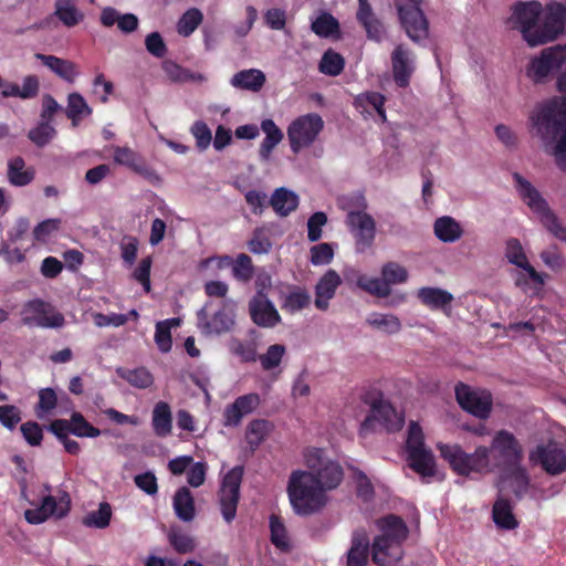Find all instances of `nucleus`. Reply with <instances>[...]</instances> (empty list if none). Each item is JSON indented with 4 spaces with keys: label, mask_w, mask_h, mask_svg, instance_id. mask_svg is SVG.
<instances>
[{
    "label": "nucleus",
    "mask_w": 566,
    "mask_h": 566,
    "mask_svg": "<svg viewBox=\"0 0 566 566\" xmlns=\"http://www.w3.org/2000/svg\"><path fill=\"white\" fill-rule=\"evenodd\" d=\"M379 534L371 543V560L377 566H396L402 558V543L407 539L409 530L402 518L387 515L377 521Z\"/></svg>",
    "instance_id": "obj_3"
},
{
    "label": "nucleus",
    "mask_w": 566,
    "mask_h": 566,
    "mask_svg": "<svg viewBox=\"0 0 566 566\" xmlns=\"http://www.w3.org/2000/svg\"><path fill=\"white\" fill-rule=\"evenodd\" d=\"M418 297L426 306L432 310L443 308L453 300L451 293L438 287H421L418 291Z\"/></svg>",
    "instance_id": "obj_37"
},
{
    "label": "nucleus",
    "mask_w": 566,
    "mask_h": 566,
    "mask_svg": "<svg viewBox=\"0 0 566 566\" xmlns=\"http://www.w3.org/2000/svg\"><path fill=\"white\" fill-rule=\"evenodd\" d=\"M385 97L384 95L376 92H366L358 95L355 98V104L357 107H371L374 108L382 122L386 120V112L384 108Z\"/></svg>",
    "instance_id": "obj_48"
},
{
    "label": "nucleus",
    "mask_w": 566,
    "mask_h": 566,
    "mask_svg": "<svg viewBox=\"0 0 566 566\" xmlns=\"http://www.w3.org/2000/svg\"><path fill=\"white\" fill-rule=\"evenodd\" d=\"M530 461L551 475L566 471V447L557 441L538 444L530 452Z\"/></svg>",
    "instance_id": "obj_14"
},
{
    "label": "nucleus",
    "mask_w": 566,
    "mask_h": 566,
    "mask_svg": "<svg viewBox=\"0 0 566 566\" xmlns=\"http://www.w3.org/2000/svg\"><path fill=\"white\" fill-rule=\"evenodd\" d=\"M112 150L113 158L116 164L126 166L154 185L161 182V177L157 174V171L149 167L143 157L132 148L126 146H113Z\"/></svg>",
    "instance_id": "obj_21"
},
{
    "label": "nucleus",
    "mask_w": 566,
    "mask_h": 566,
    "mask_svg": "<svg viewBox=\"0 0 566 566\" xmlns=\"http://www.w3.org/2000/svg\"><path fill=\"white\" fill-rule=\"evenodd\" d=\"M397 11L400 23L411 41L421 43L428 39L429 24L419 7L398 2Z\"/></svg>",
    "instance_id": "obj_19"
},
{
    "label": "nucleus",
    "mask_w": 566,
    "mask_h": 566,
    "mask_svg": "<svg viewBox=\"0 0 566 566\" xmlns=\"http://www.w3.org/2000/svg\"><path fill=\"white\" fill-rule=\"evenodd\" d=\"M112 515L113 510L111 504L102 502L96 511H92L83 517L82 523L86 527L104 530L109 526Z\"/></svg>",
    "instance_id": "obj_38"
},
{
    "label": "nucleus",
    "mask_w": 566,
    "mask_h": 566,
    "mask_svg": "<svg viewBox=\"0 0 566 566\" xmlns=\"http://www.w3.org/2000/svg\"><path fill=\"white\" fill-rule=\"evenodd\" d=\"M272 424L268 420L255 419L247 427L245 439L252 449L258 448L269 434Z\"/></svg>",
    "instance_id": "obj_43"
},
{
    "label": "nucleus",
    "mask_w": 566,
    "mask_h": 566,
    "mask_svg": "<svg viewBox=\"0 0 566 566\" xmlns=\"http://www.w3.org/2000/svg\"><path fill=\"white\" fill-rule=\"evenodd\" d=\"M438 449L459 475L486 474L493 470L490 450L484 446L478 447L472 453L465 452L459 444L439 443Z\"/></svg>",
    "instance_id": "obj_5"
},
{
    "label": "nucleus",
    "mask_w": 566,
    "mask_h": 566,
    "mask_svg": "<svg viewBox=\"0 0 566 566\" xmlns=\"http://www.w3.org/2000/svg\"><path fill=\"white\" fill-rule=\"evenodd\" d=\"M191 134L196 139L197 147L206 150L212 140V134L208 125L203 122H196L191 127Z\"/></svg>",
    "instance_id": "obj_61"
},
{
    "label": "nucleus",
    "mask_w": 566,
    "mask_h": 566,
    "mask_svg": "<svg viewBox=\"0 0 566 566\" xmlns=\"http://www.w3.org/2000/svg\"><path fill=\"white\" fill-rule=\"evenodd\" d=\"M337 20L329 13H323L312 22V30L322 38L333 35L338 31Z\"/></svg>",
    "instance_id": "obj_53"
},
{
    "label": "nucleus",
    "mask_w": 566,
    "mask_h": 566,
    "mask_svg": "<svg viewBox=\"0 0 566 566\" xmlns=\"http://www.w3.org/2000/svg\"><path fill=\"white\" fill-rule=\"evenodd\" d=\"M304 463L306 467L305 473H311L316 483L327 491L336 489L343 480L342 467L322 449H306L304 451Z\"/></svg>",
    "instance_id": "obj_8"
},
{
    "label": "nucleus",
    "mask_w": 566,
    "mask_h": 566,
    "mask_svg": "<svg viewBox=\"0 0 566 566\" xmlns=\"http://www.w3.org/2000/svg\"><path fill=\"white\" fill-rule=\"evenodd\" d=\"M566 66V44H557L543 49L534 56L526 69V75L541 83Z\"/></svg>",
    "instance_id": "obj_11"
},
{
    "label": "nucleus",
    "mask_w": 566,
    "mask_h": 566,
    "mask_svg": "<svg viewBox=\"0 0 566 566\" xmlns=\"http://www.w3.org/2000/svg\"><path fill=\"white\" fill-rule=\"evenodd\" d=\"M381 275L390 289L391 285L407 282L409 276L407 269L397 262H388L384 264L381 268Z\"/></svg>",
    "instance_id": "obj_47"
},
{
    "label": "nucleus",
    "mask_w": 566,
    "mask_h": 566,
    "mask_svg": "<svg viewBox=\"0 0 566 566\" xmlns=\"http://www.w3.org/2000/svg\"><path fill=\"white\" fill-rule=\"evenodd\" d=\"M504 255L507 262L515 266L512 276L518 289L527 292L530 290L538 291L543 287L545 276L531 264L518 239L510 238L506 240Z\"/></svg>",
    "instance_id": "obj_6"
},
{
    "label": "nucleus",
    "mask_w": 566,
    "mask_h": 566,
    "mask_svg": "<svg viewBox=\"0 0 566 566\" xmlns=\"http://www.w3.org/2000/svg\"><path fill=\"white\" fill-rule=\"evenodd\" d=\"M56 132L52 124L46 122H39V124L30 129L28 137L38 147H44L55 136Z\"/></svg>",
    "instance_id": "obj_49"
},
{
    "label": "nucleus",
    "mask_w": 566,
    "mask_h": 566,
    "mask_svg": "<svg viewBox=\"0 0 566 566\" xmlns=\"http://www.w3.org/2000/svg\"><path fill=\"white\" fill-rule=\"evenodd\" d=\"M357 285L367 293L377 297H387L391 293V289L388 287L382 276L371 277L367 275H360L357 279Z\"/></svg>",
    "instance_id": "obj_45"
},
{
    "label": "nucleus",
    "mask_w": 566,
    "mask_h": 566,
    "mask_svg": "<svg viewBox=\"0 0 566 566\" xmlns=\"http://www.w3.org/2000/svg\"><path fill=\"white\" fill-rule=\"evenodd\" d=\"M44 489L48 493L51 492L49 485H44ZM31 504L34 507L24 511V518L28 523L38 525L45 522L50 516H55L56 518L65 516L71 507V500L67 493H64L59 501L53 495L45 494L42 496L40 504H34L33 502Z\"/></svg>",
    "instance_id": "obj_15"
},
{
    "label": "nucleus",
    "mask_w": 566,
    "mask_h": 566,
    "mask_svg": "<svg viewBox=\"0 0 566 566\" xmlns=\"http://www.w3.org/2000/svg\"><path fill=\"white\" fill-rule=\"evenodd\" d=\"M407 452L410 468L422 478L436 474V461L430 449L424 446L421 427L410 422L407 437Z\"/></svg>",
    "instance_id": "obj_10"
},
{
    "label": "nucleus",
    "mask_w": 566,
    "mask_h": 566,
    "mask_svg": "<svg viewBox=\"0 0 566 566\" xmlns=\"http://www.w3.org/2000/svg\"><path fill=\"white\" fill-rule=\"evenodd\" d=\"M22 323L27 326H39L46 328L61 327L64 324V316L55 308L41 300H34L27 304Z\"/></svg>",
    "instance_id": "obj_20"
},
{
    "label": "nucleus",
    "mask_w": 566,
    "mask_h": 566,
    "mask_svg": "<svg viewBox=\"0 0 566 566\" xmlns=\"http://www.w3.org/2000/svg\"><path fill=\"white\" fill-rule=\"evenodd\" d=\"M501 491L511 490L517 499L527 494L530 489V475L525 468L515 464L501 481Z\"/></svg>",
    "instance_id": "obj_28"
},
{
    "label": "nucleus",
    "mask_w": 566,
    "mask_h": 566,
    "mask_svg": "<svg viewBox=\"0 0 566 566\" xmlns=\"http://www.w3.org/2000/svg\"><path fill=\"white\" fill-rule=\"evenodd\" d=\"M265 83V74L258 69L243 70L235 73L230 84L238 90L259 92Z\"/></svg>",
    "instance_id": "obj_31"
},
{
    "label": "nucleus",
    "mask_w": 566,
    "mask_h": 566,
    "mask_svg": "<svg viewBox=\"0 0 566 566\" xmlns=\"http://www.w3.org/2000/svg\"><path fill=\"white\" fill-rule=\"evenodd\" d=\"M233 312L228 302L218 311L211 319L208 317L206 307L198 312V327L207 335L221 334L228 332L233 325Z\"/></svg>",
    "instance_id": "obj_24"
},
{
    "label": "nucleus",
    "mask_w": 566,
    "mask_h": 566,
    "mask_svg": "<svg viewBox=\"0 0 566 566\" xmlns=\"http://www.w3.org/2000/svg\"><path fill=\"white\" fill-rule=\"evenodd\" d=\"M530 125L543 150L566 172V97H553L541 104L531 113Z\"/></svg>",
    "instance_id": "obj_1"
},
{
    "label": "nucleus",
    "mask_w": 566,
    "mask_h": 566,
    "mask_svg": "<svg viewBox=\"0 0 566 566\" xmlns=\"http://www.w3.org/2000/svg\"><path fill=\"white\" fill-rule=\"evenodd\" d=\"M261 129L265 137L260 145L259 156L262 161H268L271 158L273 149L283 140L284 135L281 128L269 118L262 120Z\"/></svg>",
    "instance_id": "obj_29"
},
{
    "label": "nucleus",
    "mask_w": 566,
    "mask_h": 566,
    "mask_svg": "<svg viewBox=\"0 0 566 566\" xmlns=\"http://www.w3.org/2000/svg\"><path fill=\"white\" fill-rule=\"evenodd\" d=\"M344 66L345 61L343 56L333 50H327L321 59L318 69L325 75L337 76L343 72Z\"/></svg>",
    "instance_id": "obj_44"
},
{
    "label": "nucleus",
    "mask_w": 566,
    "mask_h": 566,
    "mask_svg": "<svg viewBox=\"0 0 566 566\" xmlns=\"http://www.w3.org/2000/svg\"><path fill=\"white\" fill-rule=\"evenodd\" d=\"M101 431L88 423L81 413L73 412V436L94 438Z\"/></svg>",
    "instance_id": "obj_60"
},
{
    "label": "nucleus",
    "mask_w": 566,
    "mask_h": 566,
    "mask_svg": "<svg viewBox=\"0 0 566 566\" xmlns=\"http://www.w3.org/2000/svg\"><path fill=\"white\" fill-rule=\"evenodd\" d=\"M233 275L240 281H249L253 275L251 258L247 254H240L232 268Z\"/></svg>",
    "instance_id": "obj_62"
},
{
    "label": "nucleus",
    "mask_w": 566,
    "mask_h": 566,
    "mask_svg": "<svg viewBox=\"0 0 566 566\" xmlns=\"http://www.w3.org/2000/svg\"><path fill=\"white\" fill-rule=\"evenodd\" d=\"M174 510L176 515L184 522L195 518L196 509L191 492L187 488H180L174 496Z\"/></svg>",
    "instance_id": "obj_35"
},
{
    "label": "nucleus",
    "mask_w": 566,
    "mask_h": 566,
    "mask_svg": "<svg viewBox=\"0 0 566 566\" xmlns=\"http://www.w3.org/2000/svg\"><path fill=\"white\" fill-rule=\"evenodd\" d=\"M311 303V295L307 291L303 289H294L291 291L283 303V308L291 313L298 312L305 307H307Z\"/></svg>",
    "instance_id": "obj_50"
},
{
    "label": "nucleus",
    "mask_w": 566,
    "mask_h": 566,
    "mask_svg": "<svg viewBox=\"0 0 566 566\" xmlns=\"http://www.w3.org/2000/svg\"><path fill=\"white\" fill-rule=\"evenodd\" d=\"M242 475L243 469L235 467L224 475L221 483L219 502L222 516L228 523L232 522L237 515Z\"/></svg>",
    "instance_id": "obj_16"
},
{
    "label": "nucleus",
    "mask_w": 566,
    "mask_h": 566,
    "mask_svg": "<svg viewBox=\"0 0 566 566\" xmlns=\"http://www.w3.org/2000/svg\"><path fill=\"white\" fill-rule=\"evenodd\" d=\"M369 543L364 537H354L347 553L346 566H366Z\"/></svg>",
    "instance_id": "obj_42"
},
{
    "label": "nucleus",
    "mask_w": 566,
    "mask_h": 566,
    "mask_svg": "<svg viewBox=\"0 0 566 566\" xmlns=\"http://www.w3.org/2000/svg\"><path fill=\"white\" fill-rule=\"evenodd\" d=\"M270 527L272 543L280 549H287L290 547V542L285 526L281 522V520L276 516H271Z\"/></svg>",
    "instance_id": "obj_56"
},
{
    "label": "nucleus",
    "mask_w": 566,
    "mask_h": 566,
    "mask_svg": "<svg viewBox=\"0 0 566 566\" xmlns=\"http://www.w3.org/2000/svg\"><path fill=\"white\" fill-rule=\"evenodd\" d=\"M202 20V13L198 9L191 8L187 10L179 19L177 23V31L182 36H189L195 32Z\"/></svg>",
    "instance_id": "obj_46"
},
{
    "label": "nucleus",
    "mask_w": 566,
    "mask_h": 566,
    "mask_svg": "<svg viewBox=\"0 0 566 566\" xmlns=\"http://www.w3.org/2000/svg\"><path fill=\"white\" fill-rule=\"evenodd\" d=\"M286 491L293 511L301 516L319 512L328 502V491L303 470L291 473Z\"/></svg>",
    "instance_id": "obj_4"
},
{
    "label": "nucleus",
    "mask_w": 566,
    "mask_h": 566,
    "mask_svg": "<svg viewBox=\"0 0 566 566\" xmlns=\"http://www.w3.org/2000/svg\"><path fill=\"white\" fill-rule=\"evenodd\" d=\"M21 421V411L13 405L0 406V423L8 430H14Z\"/></svg>",
    "instance_id": "obj_58"
},
{
    "label": "nucleus",
    "mask_w": 566,
    "mask_h": 566,
    "mask_svg": "<svg viewBox=\"0 0 566 566\" xmlns=\"http://www.w3.org/2000/svg\"><path fill=\"white\" fill-rule=\"evenodd\" d=\"M60 219H46L40 222L33 230V238L36 242L48 243L60 228Z\"/></svg>",
    "instance_id": "obj_55"
},
{
    "label": "nucleus",
    "mask_w": 566,
    "mask_h": 566,
    "mask_svg": "<svg viewBox=\"0 0 566 566\" xmlns=\"http://www.w3.org/2000/svg\"><path fill=\"white\" fill-rule=\"evenodd\" d=\"M311 262L313 265L329 264L334 258V248L331 243H319L311 248Z\"/></svg>",
    "instance_id": "obj_57"
},
{
    "label": "nucleus",
    "mask_w": 566,
    "mask_h": 566,
    "mask_svg": "<svg viewBox=\"0 0 566 566\" xmlns=\"http://www.w3.org/2000/svg\"><path fill=\"white\" fill-rule=\"evenodd\" d=\"M366 323L371 328L379 331L385 334H397L401 331V322L394 314H384V313H370Z\"/></svg>",
    "instance_id": "obj_36"
},
{
    "label": "nucleus",
    "mask_w": 566,
    "mask_h": 566,
    "mask_svg": "<svg viewBox=\"0 0 566 566\" xmlns=\"http://www.w3.org/2000/svg\"><path fill=\"white\" fill-rule=\"evenodd\" d=\"M151 424L158 437H167L172 429L171 410L167 402L159 401L153 410Z\"/></svg>",
    "instance_id": "obj_34"
},
{
    "label": "nucleus",
    "mask_w": 566,
    "mask_h": 566,
    "mask_svg": "<svg viewBox=\"0 0 566 566\" xmlns=\"http://www.w3.org/2000/svg\"><path fill=\"white\" fill-rule=\"evenodd\" d=\"M415 54L405 45L399 44L391 53V65L394 81L399 87L409 85L410 77L415 72Z\"/></svg>",
    "instance_id": "obj_22"
},
{
    "label": "nucleus",
    "mask_w": 566,
    "mask_h": 566,
    "mask_svg": "<svg viewBox=\"0 0 566 566\" xmlns=\"http://www.w3.org/2000/svg\"><path fill=\"white\" fill-rule=\"evenodd\" d=\"M513 178L524 203L538 217L542 224L557 239L566 241V228L559 223L537 189L518 174H514Z\"/></svg>",
    "instance_id": "obj_7"
},
{
    "label": "nucleus",
    "mask_w": 566,
    "mask_h": 566,
    "mask_svg": "<svg viewBox=\"0 0 566 566\" xmlns=\"http://www.w3.org/2000/svg\"><path fill=\"white\" fill-rule=\"evenodd\" d=\"M340 275L333 269H328L314 286V305L318 311L329 308L331 301L335 297L337 289L342 285Z\"/></svg>",
    "instance_id": "obj_23"
},
{
    "label": "nucleus",
    "mask_w": 566,
    "mask_h": 566,
    "mask_svg": "<svg viewBox=\"0 0 566 566\" xmlns=\"http://www.w3.org/2000/svg\"><path fill=\"white\" fill-rule=\"evenodd\" d=\"M163 70L166 76L175 83H185L190 81L203 82L206 80L202 74L191 73L172 61H165L163 63Z\"/></svg>",
    "instance_id": "obj_41"
},
{
    "label": "nucleus",
    "mask_w": 566,
    "mask_h": 566,
    "mask_svg": "<svg viewBox=\"0 0 566 566\" xmlns=\"http://www.w3.org/2000/svg\"><path fill=\"white\" fill-rule=\"evenodd\" d=\"M327 223V216L322 212H315L307 220V238L311 242H316L322 238V228Z\"/></svg>",
    "instance_id": "obj_59"
},
{
    "label": "nucleus",
    "mask_w": 566,
    "mask_h": 566,
    "mask_svg": "<svg viewBox=\"0 0 566 566\" xmlns=\"http://www.w3.org/2000/svg\"><path fill=\"white\" fill-rule=\"evenodd\" d=\"M357 207L358 210L348 211L346 223L355 238L356 250L358 252H365L374 243L376 222L374 218L365 211L367 208L365 197H357Z\"/></svg>",
    "instance_id": "obj_12"
},
{
    "label": "nucleus",
    "mask_w": 566,
    "mask_h": 566,
    "mask_svg": "<svg viewBox=\"0 0 566 566\" xmlns=\"http://www.w3.org/2000/svg\"><path fill=\"white\" fill-rule=\"evenodd\" d=\"M544 264L552 271L558 272L565 268V259L555 248H549L539 254Z\"/></svg>",
    "instance_id": "obj_64"
},
{
    "label": "nucleus",
    "mask_w": 566,
    "mask_h": 566,
    "mask_svg": "<svg viewBox=\"0 0 566 566\" xmlns=\"http://www.w3.org/2000/svg\"><path fill=\"white\" fill-rule=\"evenodd\" d=\"M116 374L128 384L139 389L148 388L154 382L153 375L143 367L135 369L119 367L116 369Z\"/></svg>",
    "instance_id": "obj_39"
},
{
    "label": "nucleus",
    "mask_w": 566,
    "mask_h": 566,
    "mask_svg": "<svg viewBox=\"0 0 566 566\" xmlns=\"http://www.w3.org/2000/svg\"><path fill=\"white\" fill-rule=\"evenodd\" d=\"M35 57L40 60L44 66L53 71L59 76L71 80V64L67 61L54 55H45L42 53H36Z\"/></svg>",
    "instance_id": "obj_51"
},
{
    "label": "nucleus",
    "mask_w": 566,
    "mask_h": 566,
    "mask_svg": "<svg viewBox=\"0 0 566 566\" xmlns=\"http://www.w3.org/2000/svg\"><path fill=\"white\" fill-rule=\"evenodd\" d=\"M298 202L297 193L285 187L275 189L270 199V205L280 217L289 216L297 208Z\"/></svg>",
    "instance_id": "obj_33"
},
{
    "label": "nucleus",
    "mask_w": 566,
    "mask_h": 566,
    "mask_svg": "<svg viewBox=\"0 0 566 566\" xmlns=\"http://www.w3.org/2000/svg\"><path fill=\"white\" fill-rule=\"evenodd\" d=\"M21 433L30 446H40L43 439L42 428L38 422L27 421L20 427Z\"/></svg>",
    "instance_id": "obj_63"
},
{
    "label": "nucleus",
    "mask_w": 566,
    "mask_h": 566,
    "mask_svg": "<svg viewBox=\"0 0 566 566\" xmlns=\"http://www.w3.org/2000/svg\"><path fill=\"white\" fill-rule=\"evenodd\" d=\"M250 315L252 321L262 327H274L280 323L281 316L273 303L263 293H258L250 301Z\"/></svg>",
    "instance_id": "obj_25"
},
{
    "label": "nucleus",
    "mask_w": 566,
    "mask_h": 566,
    "mask_svg": "<svg viewBox=\"0 0 566 566\" xmlns=\"http://www.w3.org/2000/svg\"><path fill=\"white\" fill-rule=\"evenodd\" d=\"M285 353V346L281 344L271 345L263 355L259 356L262 368L264 370H272L279 367Z\"/></svg>",
    "instance_id": "obj_52"
},
{
    "label": "nucleus",
    "mask_w": 566,
    "mask_h": 566,
    "mask_svg": "<svg viewBox=\"0 0 566 566\" xmlns=\"http://www.w3.org/2000/svg\"><path fill=\"white\" fill-rule=\"evenodd\" d=\"M557 6H546L542 19L543 7L537 1L517 2L512 7L510 22L517 29L528 46L535 48L556 40L560 34L555 14Z\"/></svg>",
    "instance_id": "obj_2"
},
{
    "label": "nucleus",
    "mask_w": 566,
    "mask_h": 566,
    "mask_svg": "<svg viewBox=\"0 0 566 566\" xmlns=\"http://www.w3.org/2000/svg\"><path fill=\"white\" fill-rule=\"evenodd\" d=\"M324 128L323 118L316 113H308L296 117L287 127L286 134L291 150L298 154L311 147Z\"/></svg>",
    "instance_id": "obj_9"
},
{
    "label": "nucleus",
    "mask_w": 566,
    "mask_h": 566,
    "mask_svg": "<svg viewBox=\"0 0 566 566\" xmlns=\"http://www.w3.org/2000/svg\"><path fill=\"white\" fill-rule=\"evenodd\" d=\"M490 457L493 454L499 462L504 464H518L523 458V447L516 437L507 431H497L489 448Z\"/></svg>",
    "instance_id": "obj_18"
},
{
    "label": "nucleus",
    "mask_w": 566,
    "mask_h": 566,
    "mask_svg": "<svg viewBox=\"0 0 566 566\" xmlns=\"http://www.w3.org/2000/svg\"><path fill=\"white\" fill-rule=\"evenodd\" d=\"M260 405V396L258 394H248L238 397L233 403L229 405L224 410V426L235 427L241 419L251 413Z\"/></svg>",
    "instance_id": "obj_26"
},
{
    "label": "nucleus",
    "mask_w": 566,
    "mask_h": 566,
    "mask_svg": "<svg viewBox=\"0 0 566 566\" xmlns=\"http://www.w3.org/2000/svg\"><path fill=\"white\" fill-rule=\"evenodd\" d=\"M436 237L443 243H453L463 235V228L459 221L450 216H443L436 219L433 223Z\"/></svg>",
    "instance_id": "obj_30"
},
{
    "label": "nucleus",
    "mask_w": 566,
    "mask_h": 566,
    "mask_svg": "<svg viewBox=\"0 0 566 566\" xmlns=\"http://www.w3.org/2000/svg\"><path fill=\"white\" fill-rule=\"evenodd\" d=\"M455 398L461 408L471 415L480 419H486L490 416L492 408V397L490 392L459 384L455 387Z\"/></svg>",
    "instance_id": "obj_17"
},
{
    "label": "nucleus",
    "mask_w": 566,
    "mask_h": 566,
    "mask_svg": "<svg viewBox=\"0 0 566 566\" xmlns=\"http://www.w3.org/2000/svg\"><path fill=\"white\" fill-rule=\"evenodd\" d=\"M494 523L505 530H513L517 526V521L512 513V505L507 500L499 499L493 505Z\"/></svg>",
    "instance_id": "obj_40"
},
{
    "label": "nucleus",
    "mask_w": 566,
    "mask_h": 566,
    "mask_svg": "<svg viewBox=\"0 0 566 566\" xmlns=\"http://www.w3.org/2000/svg\"><path fill=\"white\" fill-rule=\"evenodd\" d=\"M57 403L56 392L52 388H43L39 391V402L35 407L38 418L49 415Z\"/></svg>",
    "instance_id": "obj_54"
},
{
    "label": "nucleus",
    "mask_w": 566,
    "mask_h": 566,
    "mask_svg": "<svg viewBox=\"0 0 566 566\" xmlns=\"http://www.w3.org/2000/svg\"><path fill=\"white\" fill-rule=\"evenodd\" d=\"M7 176L12 186L24 187L33 181L35 170L33 167L27 168L24 159L17 156L9 160Z\"/></svg>",
    "instance_id": "obj_32"
},
{
    "label": "nucleus",
    "mask_w": 566,
    "mask_h": 566,
    "mask_svg": "<svg viewBox=\"0 0 566 566\" xmlns=\"http://www.w3.org/2000/svg\"><path fill=\"white\" fill-rule=\"evenodd\" d=\"M101 22L104 27H113L117 24V28L123 33H132L137 30L139 20L134 13L122 14L112 7H106L102 10Z\"/></svg>",
    "instance_id": "obj_27"
},
{
    "label": "nucleus",
    "mask_w": 566,
    "mask_h": 566,
    "mask_svg": "<svg viewBox=\"0 0 566 566\" xmlns=\"http://www.w3.org/2000/svg\"><path fill=\"white\" fill-rule=\"evenodd\" d=\"M402 424V413L397 411L388 400L380 397L371 402L370 416L361 423L360 430L367 433L379 427L390 432L401 429Z\"/></svg>",
    "instance_id": "obj_13"
}]
</instances>
